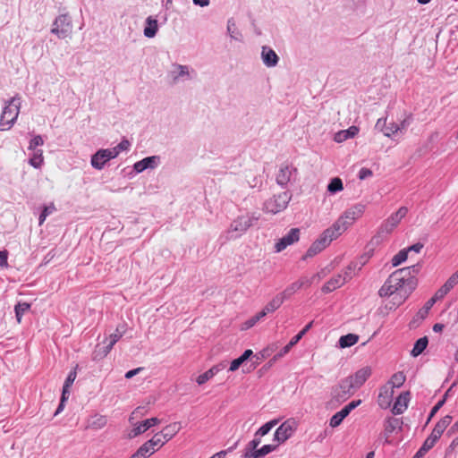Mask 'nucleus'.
<instances>
[{"instance_id": "nucleus-49", "label": "nucleus", "mask_w": 458, "mask_h": 458, "mask_svg": "<svg viewBox=\"0 0 458 458\" xmlns=\"http://www.w3.org/2000/svg\"><path fill=\"white\" fill-rule=\"evenodd\" d=\"M148 443L151 444V446L156 448L161 447L164 445L167 441L165 438H164V435L162 432L157 433L150 440L147 441Z\"/></svg>"}, {"instance_id": "nucleus-7", "label": "nucleus", "mask_w": 458, "mask_h": 458, "mask_svg": "<svg viewBox=\"0 0 458 458\" xmlns=\"http://www.w3.org/2000/svg\"><path fill=\"white\" fill-rule=\"evenodd\" d=\"M51 32L61 39L70 37L72 32V23L69 15L61 14L57 16L53 22Z\"/></svg>"}, {"instance_id": "nucleus-55", "label": "nucleus", "mask_w": 458, "mask_h": 458, "mask_svg": "<svg viewBox=\"0 0 458 458\" xmlns=\"http://www.w3.org/2000/svg\"><path fill=\"white\" fill-rule=\"evenodd\" d=\"M398 132H399L398 123L393 122V123H390L389 124H387V126L386 127L385 136L391 138Z\"/></svg>"}, {"instance_id": "nucleus-25", "label": "nucleus", "mask_w": 458, "mask_h": 458, "mask_svg": "<svg viewBox=\"0 0 458 458\" xmlns=\"http://www.w3.org/2000/svg\"><path fill=\"white\" fill-rule=\"evenodd\" d=\"M393 394L394 390L389 386H382L377 397L378 405L383 409L389 407Z\"/></svg>"}, {"instance_id": "nucleus-23", "label": "nucleus", "mask_w": 458, "mask_h": 458, "mask_svg": "<svg viewBox=\"0 0 458 458\" xmlns=\"http://www.w3.org/2000/svg\"><path fill=\"white\" fill-rule=\"evenodd\" d=\"M362 261L360 263L356 261L351 262L340 274H342V277L344 278L345 282H348L351 280L355 275L358 274L359 271H360L361 267L364 266V264L367 261V259L361 257Z\"/></svg>"}, {"instance_id": "nucleus-27", "label": "nucleus", "mask_w": 458, "mask_h": 458, "mask_svg": "<svg viewBox=\"0 0 458 458\" xmlns=\"http://www.w3.org/2000/svg\"><path fill=\"white\" fill-rule=\"evenodd\" d=\"M158 30V23L157 21L152 16H148L146 19V27L144 28V36L146 38H151L156 36Z\"/></svg>"}, {"instance_id": "nucleus-33", "label": "nucleus", "mask_w": 458, "mask_h": 458, "mask_svg": "<svg viewBox=\"0 0 458 458\" xmlns=\"http://www.w3.org/2000/svg\"><path fill=\"white\" fill-rule=\"evenodd\" d=\"M181 428L182 427L180 422H174L166 426L161 432L164 435V438L168 442L181 430Z\"/></svg>"}, {"instance_id": "nucleus-32", "label": "nucleus", "mask_w": 458, "mask_h": 458, "mask_svg": "<svg viewBox=\"0 0 458 458\" xmlns=\"http://www.w3.org/2000/svg\"><path fill=\"white\" fill-rule=\"evenodd\" d=\"M107 423V419L104 415L95 414L88 420V428L93 429L103 428Z\"/></svg>"}, {"instance_id": "nucleus-51", "label": "nucleus", "mask_w": 458, "mask_h": 458, "mask_svg": "<svg viewBox=\"0 0 458 458\" xmlns=\"http://www.w3.org/2000/svg\"><path fill=\"white\" fill-rule=\"evenodd\" d=\"M313 322H310L307 324L302 330H301L296 335H294L291 341L290 345H295L304 335L311 328Z\"/></svg>"}, {"instance_id": "nucleus-17", "label": "nucleus", "mask_w": 458, "mask_h": 458, "mask_svg": "<svg viewBox=\"0 0 458 458\" xmlns=\"http://www.w3.org/2000/svg\"><path fill=\"white\" fill-rule=\"evenodd\" d=\"M403 422L400 419L390 417L387 418L385 421V428H384V437H385V444H391L390 436L394 433L396 430L402 429Z\"/></svg>"}, {"instance_id": "nucleus-47", "label": "nucleus", "mask_w": 458, "mask_h": 458, "mask_svg": "<svg viewBox=\"0 0 458 458\" xmlns=\"http://www.w3.org/2000/svg\"><path fill=\"white\" fill-rule=\"evenodd\" d=\"M458 454V435L451 441L445 452V457H451Z\"/></svg>"}, {"instance_id": "nucleus-30", "label": "nucleus", "mask_w": 458, "mask_h": 458, "mask_svg": "<svg viewBox=\"0 0 458 458\" xmlns=\"http://www.w3.org/2000/svg\"><path fill=\"white\" fill-rule=\"evenodd\" d=\"M277 445H264L261 448L256 449L250 454H243V458H262L275 451Z\"/></svg>"}, {"instance_id": "nucleus-26", "label": "nucleus", "mask_w": 458, "mask_h": 458, "mask_svg": "<svg viewBox=\"0 0 458 458\" xmlns=\"http://www.w3.org/2000/svg\"><path fill=\"white\" fill-rule=\"evenodd\" d=\"M123 335V331H121L119 329V327H117L115 332L109 335L108 344L104 348L103 352L99 355V358L106 357L110 352V351L112 350L114 345L122 338ZM95 352H97V351ZM98 357V354L96 353L94 359H97Z\"/></svg>"}, {"instance_id": "nucleus-61", "label": "nucleus", "mask_w": 458, "mask_h": 458, "mask_svg": "<svg viewBox=\"0 0 458 458\" xmlns=\"http://www.w3.org/2000/svg\"><path fill=\"white\" fill-rule=\"evenodd\" d=\"M244 362L245 360L241 356L233 360L230 364L229 371H236Z\"/></svg>"}, {"instance_id": "nucleus-35", "label": "nucleus", "mask_w": 458, "mask_h": 458, "mask_svg": "<svg viewBox=\"0 0 458 458\" xmlns=\"http://www.w3.org/2000/svg\"><path fill=\"white\" fill-rule=\"evenodd\" d=\"M78 368V365H76V367L74 368V369L71 370L65 379V382L64 384V386H63V402L65 401L66 399V396L65 394L67 393H69V388L71 387V386L73 384L74 380L76 379V377H77V369Z\"/></svg>"}, {"instance_id": "nucleus-21", "label": "nucleus", "mask_w": 458, "mask_h": 458, "mask_svg": "<svg viewBox=\"0 0 458 458\" xmlns=\"http://www.w3.org/2000/svg\"><path fill=\"white\" fill-rule=\"evenodd\" d=\"M452 420L453 418L450 415H446L440 419L435 425L431 434L428 437L437 442V440L441 437L445 430L451 424Z\"/></svg>"}, {"instance_id": "nucleus-6", "label": "nucleus", "mask_w": 458, "mask_h": 458, "mask_svg": "<svg viewBox=\"0 0 458 458\" xmlns=\"http://www.w3.org/2000/svg\"><path fill=\"white\" fill-rule=\"evenodd\" d=\"M298 177V169L292 164H282L276 176V183L282 188L294 183Z\"/></svg>"}, {"instance_id": "nucleus-40", "label": "nucleus", "mask_w": 458, "mask_h": 458, "mask_svg": "<svg viewBox=\"0 0 458 458\" xmlns=\"http://www.w3.org/2000/svg\"><path fill=\"white\" fill-rule=\"evenodd\" d=\"M405 379H406V377L403 374V372L399 371V372L394 373L391 377V379L389 380L388 384L391 385L390 387L392 389L394 387H400L403 385V383L405 382Z\"/></svg>"}, {"instance_id": "nucleus-18", "label": "nucleus", "mask_w": 458, "mask_h": 458, "mask_svg": "<svg viewBox=\"0 0 458 458\" xmlns=\"http://www.w3.org/2000/svg\"><path fill=\"white\" fill-rule=\"evenodd\" d=\"M351 225L346 221L343 220L341 216H339L335 223L325 231L327 233L330 235L333 240L337 239L340 235H342Z\"/></svg>"}, {"instance_id": "nucleus-41", "label": "nucleus", "mask_w": 458, "mask_h": 458, "mask_svg": "<svg viewBox=\"0 0 458 458\" xmlns=\"http://www.w3.org/2000/svg\"><path fill=\"white\" fill-rule=\"evenodd\" d=\"M344 189V185H343V182L340 178L338 177H335L333 178L328 185H327V191L328 192H330L331 194H335L341 191H343Z\"/></svg>"}, {"instance_id": "nucleus-8", "label": "nucleus", "mask_w": 458, "mask_h": 458, "mask_svg": "<svg viewBox=\"0 0 458 458\" xmlns=\"http://www.w3.org/2000/svg\"><path fill=\"white\" fill-rule=\"evenodd\" d=\"M333 241L334 240L330 237V235L324 230L319 237L315 242H313L310 248L307 250L305 255L302 257V259L305 260L313 258L317 254L320 253L323 250H325Z\"/></svg>"}, {"instance_id": "nucleus-5", "label": "nucleus", "mask_w": 458, "mask_h": 458, "mask_svg": "<svg viewBox=\"0 0 458 458\" xmlns=\"http://www.w3.org/2000/svg\"><path fill=\"white\" fill-rule=\"evenodd\" d=\"M291 199L292 194L289 191L274 195L265 201L264 210L267 213L277 214L287 208Z\"/></svg>"}, {"instance_id": "nucleus-4", "label": "nucleus", "mask_w": 458, "mask_h": 458, "mask_svg": "<svg viewBox=\"0 0 458 458\" xmlns=\"http://www.w3.org/2000/svg\"><path fill=\"white\" fill-rule=\"evenodd\" d=\"M357 390L346 377L339 381L332 389V400L337 403H342L354 394Z\"/></svg>"}, {"instance_id": "nucleus-29", "label": "nucleus", "mask_w": 458, "mask_h": 458, "mask_svg": "<svg viewBox=\"0 0 458 458\" xmlns=\"http://www.w3.org/2000/svg\"><path fill=\"white\" fill-rule=\"evenodd\" d=\"M359 132V128L356 126H351L347 130H343L335 133V140L336 142H344L348 139L355 137Z\"/></svg>"}, {"instance_id": "nucleus-50", "label": "nucleus", "mask_w": 458, "mask_h": 458, "mask_svg": "<svg viewBox=\"0 0 458 458\" xmlns=\"http://www.w3.org/2000/svg\"><path fill=\"white\" fill-rule=\"evenodd\" d=\"M437 441L428 437L421 447L419 449L420 455H425L435 445Z\"/></svg>"}, {"instance_id": "nucleus-48", "label": "nucleus", "mask_w": 458, "mask_h": 458, "mask_svg": "<svg viewBox=\"0 0 458 458\" xmlns=\"http://www.w3.org/2000/svg\"><path fill=\"white\" fill-rule=\"evenodd\" d=\"M435 300H432L431 298L425 303V305L418 311L417 313V317L420 318V319H424L429 310H431V308L433 307V305L435 304Z\"/></svg>"}, {"instance_id": "nucleus-56", "label": "nucleus", "mask_w": 458, "mask_h": 458, "mask_svg": "<svg viewBox=\"0 0 458 458\" xmlns=\"http://www.w3.org/2000/svg\"><path fill=\"white\" fill-rule=\"evenodd\" d=\"M450 292V290L445 285L443 284L434 294L433 297H431L432 300H435V302H437V301L443 299L448 293Z\"/></svg>"}, {"instance_id": "nucleus-44", "label": "nucleus", "mask_w": 458, "mask_h": 458, "mask_svg": "<svg viewBox=\"0 0 458 458\" xmlns=\"http://www.w3.org/2000/svg\"><path fill=\"white\" fill-rule=\"evenodd\" d=\"M408 259V250L405 249L401 250L397 254H395L391 260L393 267H397L406 261Z\"/></svg>"}, {"instance_id": "nucleus-22", "label": "nucleus", "mask_w": 458, "mask_h": 458, "mask_svg": "<svg viewBox=\"0 0 458 458\" xmlns=\"http://www.w3.org/2000/svg\"><path fill=\"white\" fill-rule=\"evenodd\" d=\"M158 163L159 157L157 156H151L136 162L133 168L136 173H142L146 169H153L157 167Z\"/></svg>"}, {"instance_id": "nucleus-28", "label": "nucleus", "mask_w": 458, "mask_h": 458, "mask_svg": "<svg viewBox=\"0 0 458 458\" xmlns=\"http://www.w3.org/2000/svg\"><path fill=\"white\" fill-rule=\"evenodd\" d=\"M409 393L402 394L394 403L392 411L394 414H402L408 406Z\"/></svg>"}, {"instance_id": "nucleus-59", "label": "nucleus", "mask_w": 458, "mask_h": 458, "mask_svg": "<svg viewBox=\"0 0 458 458\" xmlns=\"http://www.w3.org/2000/svg\"><path fill=\"white\" fill-rule=\"evenodd\" d=\"M294 345H290V342L280 351L278 352L274 357L273 359L271 360V361H276L279 359H281L282 357H284L285 354H287L290 350L293 347Z\"/></svg>"}, {"instance_id": "nucleus-39", "label": "nucleus", "mask_w": 458, "mask_h": 458, "mask_svg": "<svg viewBox=\"0 0 458 458\" xmlns=\"http://www.w3.org/2000/svg\"><path fill=\"white\" fill-rule=\"evenodd\" d=\"M303 287V282H293L290 285H288L281 293V295L284 296V299L291 297L297 291Z\"/></svg>"}, {"instance_id": "nucleus-2", "label": "nucleus", "mask_w": 458, "mask_h": 458, "mask_svg": "<svg viewBox=\"0 0 458 458\" xmlns=\"http://www.w3.org/2000/svg\"><path fill=\"white\" fill-rule=\"evenodd\" d=\"M259 219V216L255 213H247L237 216L232 221L229 228L220 236V240H223L222 243L241 237L250 227L254 225Z\"/></svg>"}, {"instance_id": "nucleus-14", "label": "nucleus", "mask_w": 458, "mask_h": 458, "mask_svg": "<svg viewBox=\"0 0 458 458\" xmlns=\"http://www.w3.org/2000/svg\"><path fill=\"white\" fill-rule=\"evenodd\" d=\"M372 374V369L369 366H364L355 371L353 374L347 377L352 382L356 390L360 389L364 383L370 377Z\"/></svg>"}, {"instance_id": "nucleus-64", "label": "nucleus", "mask_w": 458, "mask_h": 458, "mask_svg": "<svg viewBox=\"0 0 458 458\" xmlns=\"http://www.w3.org/2000/svg\"><path fill=\"white\" fill-rule=\"evenodd\" d=\"M372 175V171L369 168H366V167H362L360 171H359V174H358V177L360 180H365L369 177H370Z\"/></svg>"}, {"instance_id": "nucleus-58", "label": "nucleus", "mask_w": 458, "mask_h": 458, "mask_svg": "<svg viewBox=\"0 0 458 458\" xmlns=\"http://www.w3.org/2000/svg\"><path fill=\"white\" fill-rule=\"evenodd\" d=\"M458 284V270L454 272L444 284L450 291Z\"/></svg>"}, {"instance_id": "nucleus-31", "label": "nucleus", "mask_w": 458, "mask_h": 458, "mask_svg": "<svg viewBox=\"0 0 458 458\" xmlns=\"http://www.w3.org/2000/svg\"><path fill=\"white\" fill-rule=\"evenodd\" d=\"M156 448L151 444L144 443L130 458H147L156 452Z\"/></svg>"}, {"instance_id": "nucleus-52", "label": "nucleus", "mask_w": 458, "mask_h": 458, "mask_svg": "<svg viewBox=\"0 0 458 458\" xmlns=\"http://www.w3.org/2000/svg\"><path fill=\"white\" fill-rule=\"evenodd\" d=\"M332 271V267L330 266H327L321 268L317 274L312 276V279L314 282H318L321 279L325 278L330 272Z\"/></svg>"}, {"instance_id": "nucleus-3", "label": "nucleus", "mask_w": 458, "mask_h": 458, "mask_svg": "<svg viewBox=\"0 0 458 458\" xmlns=\"http://www.w3.org/2000/svg\"><path fill=\"white\" fill-rule=\"evenodd\" d=\"M21 99L17 94L5 101L0 115V131H8L15 123L21 110Z\"/></svg>"}, {"instance_id": "nucleus-1", "label": "nucleus", "mask_w": 458, "mask_h": 458, "mask_svg": "<svg viewBox=\"0 0 458 458\" xmlns=\"http://www.w3.org/2000/svg\"><path fill=\"white\" fill-rule=\"evenodd\" d=\"M420 271V265L416 264L394 271L378 290L380 297H393V305L389 309H395L403 303L418 285L417 276Z\"/></svg>"}, {"instance_id": "nucleus-16", "label": "nucleus", "mask_w": 458, "mask_h": 458, "mask_svg": "<svg viewBox=\"0 0 458 458\" xmlns=\"http://www.w3.org/2000/svg\"><path fill=\"white\" fill-rule=\"evenodd\" d=\"M364 211L365 206L359 203L346 209L340 216L343 220L352 225L354 222L363 215Z\"/></svg>"}, {"instance_id": "nucleus-54", "label": "nucleus", "mask_w": 458, "mask_h": 458, "mask_svg": "<svg viewBox=\"0 0 458 458\" xmlns=\"http://www.w3.org/2000/svg\"><path fill=\"white\" fill-rule=\"evenodd\" d=\"M55 206L52 204L50 206H47V207H44L41 214L39 215V218H38V221H39V225H41L44 221L46 220V218L50 215L52 214L54 211H55Z\"/></svg>"}, {"instance_id": "nucleus-10", "label": "nucleus", "mask_w": 458, "mask_h": 458, "mask_svg": "<svg viewBox=\"0 0 458 458\" xmlns=\"http://www.w3.org/2000/svg\"><path fill=\"white\" fill-rule=\"evenodd\" d=\"M408 209L401 207L395 213L392 214L380 226V233H390L407 215Z\"/></svg>"}, {"instance_id": "nucleus-43", "label": "nucleus", "mask_w": 458, "mask_h": 458, "mask_svg": "<svg viewBox=\"0 0 458 458\" xmlns=\"http://www.w3.org/2000/svg\"><path fill=\"white\" fill-rule=\"evenodd\" d=\"M30 309V305L27 302H19L17 305H15V317L19 323H21L23 314L27 312Z\"/></svg>"}, {"instance_id": "nucleus-38", "label": "nucleus", "mask_w": 458, "mask_h": 458, "mask_svg": "<svg viewBox=\"0 0 458 458\" xmlns=\"http://www.w3.org/2000/svg\"><path fill=\"white\" fill-rule=\"evenodd\" d=\"M428 343V341L426 336L418 339L411 352V356L417 357L420 354H421L423 351L427 348Z\"/></svg>"}, {"instance_id": "nucleus-57", "label": "nucleus", "mask_w": 458, "mask_h": 458, "mask_svg": "<svg viewBox=\"0 0 458 458\" xmlns=\"http://www.w3.org/2000/svg\"><path fill=\"white\" fill-rule=\"evenodd\" d=\"M412 121L411 114L406 115L405 118H403L401 123L398 124L399 127V132L403 133L407 130V128L410 126Z\"/></svg>"}, {"instance_id": "nucleus-60", "label": "nucleus", "mask_w": 458, "mask_h": 458, "mask_svg": "<svg viewBox=\"0 0 458 458\" xmlns=\"http://www.w3.org/2000/svg\"><path fill=\"white\" fill-rule=\"evenodd\" d=\"M212 373L209 372L208 370H207L206 372L200 374L197 379H196V382L198 383V385L201 386L203 384H205L206 382H208V380H210L212 378Z\"/></svg>"}, {"instance_id": "nucleus-9", "label": "nucleus", "mask_w": 458, "mask_h": 458, "mask_svg": "<svg viewBox=\"0 0 458 458\" xmlns=\"http://www.w3.org/2000/svg\"><path fill=\"white\" fill-rule=\"evenodd\" d=\"M296 429L297 422L293 419L287 420L276 428L274 434V440L278 444L284 443L293 436Z\"/></svg>"}, {"instance_id": "nucleus-20", "label": "nucleus", "mask_w": 458, "mask_h": 458, "mask_svg": "<svg viewBox=\"0 0 458 458\" xmlns=\"http://www.w3.org/2000/svg\"><path fill=\"white\" fill-rule=\"evenodd\" d=\"M261 60L267 67L271 68L277 65L279 56L271 47L263 46L261 48Z\"/></svg>"}, {"instance_id": "nucleus-12", "label": "nucleus", "mask_w": 458, "mask_h": 458, "mask_svg": "<svg viewBox=\"0 0 458 458\" xmlns=\"http://www.w3.org/2000/svg\"><path fill=\"white\" fill-rule=\"evenodd\" d=\"M173 70L170 72V76L174 83H177L180 81H190L194 78L196 72L193 69L188 65H182L179 64H174L172 65Z\"/></svg>"}, {"instance_id": "nucleus-13", "label": "nucleus", "mask_w": 458, "mask_h": 458, "mask_svg": "<svg viewBox=\"0 0 458 458\" xmlns=\"http://www.w3.org/2000/svg\"><path fill=\"white\" fill-rule=\"evenodd\" d=\"M361 403V400H353L345 405L341 411L334 414L329 421V425L332 428L338 427L343 420L351 413L352 410L357 408Z\"/></svg>"}, {"instance_id": "nucleus-42", "label": "nucleus", "mask_w": 458, "mask_h": 458, "mask_svg": "<svg viewBox=\"0 0 458 458\" xmlns=\"http://www.w3.org/2000/svg\"><path fill=\"white\" fill-rule=\"evenodd\" d=\"M227 32L232 39L240 41L242 39V34L238 31L235 22L229 20L227 22Z\"/></svg>"}, {"instance_id": "nucleus-53", "label": "nucleus", "mask_w": 458, "mask_h": 458, "mask_svg": "<svg viewBox=\"0 0 458 458\" xmlns=\"http://www.w3.org/2000/svg\"><path fill=\"white\" fill-rule=\"evenodd\" d=\"M43 144H44V140H43L42 136L36 135L30 140L28 148H29V150H38L37 148L38 146H42Z\"/></svg>"}, {"instance_id": "nucleus-11", "label": "nucleus", "mask_w": 458, "mask_h": 458, "mask_svg": "<svg viewBox=\"0 0 458 458\" xmlns=\"http://www.w3.org/2000/svg\"><path fill=\"white\" fill-rule=\"evenodd\" d=\"M116 157L117 152L114 149H99L91 157L90 163L95 169L101 170L104 168L106 162Z\"/></svg>"}, {"instance_id": "nucleus-62", "label": "nucleus", "mask_w": 458, "mask_h": 458, "mask_svg": "<svg viewBox=\"0 0 458 458\" xmlns=\"http://www.w3.org/2000/svg\"><path fill=\"white\" fill-rule=\"evenodd\" d=\"M130 147V142L127 140H123L117 146L112 148L111 149H114L117 152V156L120 152L123 150H127Z\"/></svg>"}, {"instance_id": "nucleus-46", "label": "nucleus", "mask_w": 458, "mask_h": 458, "mask_svg": "<svg viewBox=\"0 0 458 458\" xmlns=\"http://www.w3.org/2000/svg\"><path fill=\"white\" fill-rule=\"evenodd\" d=\"M277 423V420H273L265 423L256 431L257 435L259 436L260 437L266 436Z\"/></svg>"}, {"instance_id": "nucleus-34", "label": "nucleus", "mask_w": 458, "mask_h": 458, "mask_svg": "<svg viewBox=\"0 0 458 458\" xmlns=\"http://www.w3.org/2000/svg\"><path fill=\"white\" fill-rule=\"evenodd\" d=\"M284 300V296L278 293L264 308L266 311L272 313L281 307Z\"/></svg>"}, {"instance_id": "nucleus-63", "label": "nucleus", "mask_w": 458, "mask_h": 458, "mask_svg": "<svg viewBox=\"0 0 458 458\" xmlns=\"http://www.w3.org/2000/svg\"><path fill=\"white\" fill-rule=\"evenodd\" d=\"M226 364L225 361L223 362H220L216 365H214L213 367H211L208 371L212 373V377H215L218 372H220L221 370H223L225 368Z\"/></svg>"}, {"instance_id": "nucleus-15", "label": "nucleus", "mask_w": 458, "mask_h": 458, "mask_svg": "<svg viewBox=\"0 0 458 458\" xmlns=\"http://www.w3.org/2000/svg\"><path fill=\"white\" fill-rule=\"evenodd\" d=\"M300 239V229L292 228L284 236L277 241L275 245L276 252H281L288 246L297 242Z\"/></svg>"}, {"instance_id": "nucleus-19", "label": "nucleus", "mask_w": 458, "mask_h": 458, "mask_svg": "<svg viewBox=\"0 0 458 458\" xmlns=\"http://www.w3.org/2000/svg\"><path fill=\"white\" fill-rule=\"evenodd\" d=\"M159 423V420L157 418L148 419L140 423H136L134 428L128 434L130 438L136 437L137 436L144 433L151 427Z\"/></svg>"}, {"instance_id": "nucleus-36", "label": "nucleus", "mask_w": 458, "mask_h": 458, "mask_svg": "<svg viewBox=\"0 0 458 458\" xmlns=\"http://www.w3.org/2000/svg\"><path fill=\"white\" fill-rule=\"evenodd\" d=\"M32 155L29 159V164L34 168H40L44 163L42 149L31 150Z\"/></svg>"}, {"instance_id": "nucleus-24", "label": "nucleus", "mask_w": 458, "mask_h": 458, "mask_svg": "<svg viewBox=\"0 0 458 458\" xmlns=\"http://www.w3.org/2000/svg\"><path fill=\"white\" fill-rule=\"evenodd\" d=\"M346 282L344 281V278L342 277V274L339 273L336 276L330 278L327 282H326L325 284L322 286L321 291L324 293H329L340 288Z\"/></svg>"}, {"instance_id": "nucleus-45", "label": "nucleus", "mask_w": 458, "mask_h": 458, "mask_svg": "<svg viewBox=\"0 0 458 458\" xmlns=\"http://www.w3.org/2000/svg\"><path fill=\"white\" fill-rule=\"evenodd\" d=\"M260 443L261 437L258 436L257 433H255L253 439L247 444L243 454H251L253 451L257 449Z\"/></svg>"}, {"instance_id": "nucleus-37", "label": "nucleus", "mask_w": 458, "mask_h": 458, "mask_svg": "<svg viewBox=\"0 0 458 458\" xmlns=\"http://www.w3.org/2000/svg\"><path fill=\"white\" fill-rule=\"evenodd\" d=\"M359 340V336L354 334H348L340 337L338 344L341 348H347L354 345Z\"/></svg>"}]
</instances>
